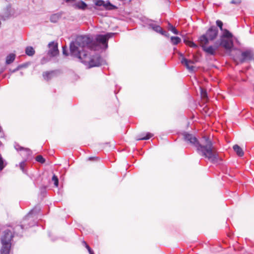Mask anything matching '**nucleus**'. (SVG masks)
Listing matches in <instances>:
<instances>
[{
  "label": "nucleus",
  "instance_id": "nucleus-29",
  "mask_svg": "<svg viewBox=\"0 0 254 254\" xmlns=\"http://www.w3.org/2000/svg\"><path fill=\"white\" fill-rule=\"evenodd\" d=\"M3 160L1 156H0V171H1L4 167Z\"/></svg>",
  "mask_w": 254,
  "mask_h": 254
},
{
  "label": "nucleus",
  "instance_id": "nucleus-26",
  "mask_svg": "<svg viewBox=\"0 0 254 254\" xmlns=\"http://www.w3.org/2000/svg\"><path fill=\"white\" fill-rule=\"evenodd\" d=\"M52 181L54 182L55 187H58L59 185V180L58 177L55 175H53L52 177Z\"/></svg>",
  "mask_w": 254,
  "mask_h": 254
},
{
  "label": "nucleus",
  "instance_id": "nucleus-33",
  "mask_svg": "<svg viewBox=\"0 0 254 254\" xmlns=\"http://www.w3.org/2000/svg\"><path fill=\"white\" fill-rule=\"evenodd\" d=\"M63 53L65 56H67L68 54L66 51V47H63Z\"/></svg>",
  "mask_w": 254,
  "mask_h": 254
},
{
  "label": "nucleus",
  "instance_id": "nucleus-27",
  "mask_svg": "<svg viewBox=\"0 0 254 254\" xmlns=\"http://www.w3.org/2000/svg\"><path fill=\"white\" fill-rule=\"evenodd\" d=\"M36 160L41 163H44L45 162V159L41 155H38L36 158Z\"/></svg>",
  "mask_w": 254,
  "mask_h": 254
},
{
  "label": "nucleus",
  "instance_id": "nucleus-32",
  "mask_svg": "<svg viewBox=\"0 0 254 254\" xmlns=\"http://www.w3.org/2000/svg\"><path fill=\"white\" fill-rule=\"evenodd\" d=\"M241 0H232L231 3L235 4H239L241 3Z\"/></svg>",
  "mask_w": 254,
  "mask_h": 254
},
{
  "label": "nucleus",
  "instance_id": "nucleus-25",
  "mask_svg": "<svg viewBox=\"0 0 254 254\" xmlns=\"http://www.w3.org/2000/svg\"><path fill=\"white\" fill-rule=\"evenodd\" d=\"M216 23L217 26L219 27L220 30L221 31H222L223 33H224V30L225 29H223V22L219 20H217L216 21Z\"/></svg>",
  "mask_w": 254,
  "mask_h": 254
},
{
  "label": "nucleus",
  "instance_id": "nucleus-40",
  "mask_svg": "<svg viewBox=\"0 0 254 254\" xmlns=\"http://www.w3.org/2000/svg\"><path fill=\"white\" fill-rule=\"evenodd\" d=\"M75 0H66V2L74 1Z\"/></svg>",
  "mask_w": 254,
  "mask_h": 254
},
{
  "label": "nucleus",
  "instance_id": "nucleus-38",
  "mask_svg": "<svg viewBox=\"0 0 254 254\" xmlns=\"http://www.w3.org/2000/svg\"><path fill=\"white\" fill-rule=\"evenodd\" d=\"M28 64H22L21 65H23V66L22 67H22H27V65H28Z\"/></svg>",
  "mask_w": 254,
  "mask_h": 254
},
{
  "label": "nucleus",
  "instance_id": "nucleus-13",
  "mask_svg": "<svg viewBox=\"0 0 254 254\" xmlns=\"http://www.w3.org/2000/svg\"><path fill=\"white\" fill-rule=\"evenodd\" d=\"M181 56L182 57V58L181 61V63L185 65L187 68V69H188L190 71H193L194 67L192 65H190V64H193V62L191 60H187V59L184 58L182 54Z\"/></svg>",
  "mask_w": 254,
  "mask_h": 254
},
{
  "label": "nucleus",
  "instance_id": "nucleus-23",
  "mask_svg": "<svg viewBox=\"0 0 254 254\" xmlns=\"http://www.w3.org/2000/svg\"><path fill=\"white\" fill-rule=\"evenodd\" d=\"M170 40L171 43L175 45L178 44L181 41V38L175 36H172Z\"/></svg>",
  "mask_w": 254,
  "mask_h": 254
},
{
  "label": "nucleus",
  "instance_id": "nucleus-1",
  "mask_svg": "<svg viewBox=\"0 0 254 254\" xmlns=\"http://www.w3.org/2000/svg\"><path fill=\"white\" fill-rule=\"evenodd\" d=\"M91 39L87 36H80L70 45V55L78 58L89 68L101 65L104 61L98 55L91 56L85 49L90 47Z\"/></svg>",
  "mask_w": 254,
  "mask_h": 254
},
{
  "label": "nucleus",
  "instance_id": "nucleus-4",
  "mask_svg": "<svg viewBox=\"0 0 254 254\" xmlns=\"http://www.w3.org/2000/svg\"><path fill=\"white\" fill-rule=\"evenodd\" d=\"M218 34V30L217 28L214 26H212L204 34L199 37L198 42L204 52L205 50L208 48V46H207L209 41H214L217 37Z\"/></svg>",
  "mask_w": 254,
  "mask_h": 254
},
{
  "label": "nucleus",
  "instance_id": "nucleus-22",
  "mask_svg": "<svg viewBox=\"0 0 254 254\" xmlns=\"http://www.w3.org/2000/svg\"><path fill=\"white\" fill-rule=\"evenodd\" d=\"M167 28L168 30L172 32L175 34L177 35L179 34V31L169 22L168 23Z\"/></svg>",
  "mask_w": 254,
  "mask_h": 254
},
{
  "label": "nucleus",
  "instance_id": "nucleus-16",
  "mask_svg": "<svg viewBox=\"0 0 254 254\" xmlns=\"http://www.w3.org/2000/svg\"><path fill=\"white\" fill-rule=\"evenodd\" d=\"M74 6L77 9L84 10L87 7V5L84 1H79L74 4Z\"/></svg>",
  "mask_w": 254,
  "mask_h": 254
},
{
  "label": "nucleus",
  "instance_id": "nucleus-5",
  "mask_svg": "<svg viewBox=\"0 0 254 254\" xmlns=\"http://www.w3.org/2000/svg\"><path fill=\"white\" fill-rule=\"evenodd\" d=\"M114 33H108L105 35H97L96 36L95 40L96 43L103 46V48L106 49L108 47V41L109 38L112 37Z\"/></svg>",
  "mask_w": 254,
  "mask_h": 254
},
{
  "label": "nucleus",
  "instance_id": "nucleus-30",
  "mask_svg": "<svg viewBox=\"0 0 254 254\" xmlns=\"http://www.w3.org/2000/svg\"><path fill=\"white\" fill-rule=\"evenodd\" d=\"M25 165V161H22L21 162L20 164H19V167H20V169L22 170V171L23 172V173H25V170H24V166Z\"/></svg>",
  "mask_w": 254,
  "mask_h": 254
},
{
  "label": "nucleus",
  "instance_id": "nucleus-31",
  "mask_svg": "<svg viewBox=\"0 0 254 254\" xmlns=\"http://www.w3.org/2000/svg\"><path fill=\"white\" fill-rule=\"evenodd\" d=\"M23 66V65H19L16 68L14 69L13 70H10V71L12 73H14V72L17 71V70H18L19 69H20V68H21Z\"/></svg>",
  "mask_w": 254,
  "mask_h": 254
},
{
  "label": "nucleus",
  "instance_id": "nucleus-41",
  "mask_svg": "<svg viewBox=\"0 0 254 254\" xmlns=\"http://www.w3.org/2000/svg\"><path fill=\"white\" fill-rule=\"evenodd\" d=\"M20 75H21V76H22V75H23V72H20Z\"/></svg>",
  "mask_w": 254,
  "mask_h": 254
},
{
  "label": "nucleus",
  "instance_id": "nucleus-19",
  "mask_svg": "<svg viewBox=\"0 0 254 254\" xmlns=\"http://www.w3.org/2000/svg\"><path fill=\"white\" fill-rule=\"evenodd\" d=\"M61 17V14L60 13H55L52 14L50 17V21L53 23L57 22Z\"/></svg>",
  "mask_w": 254,
  "mask_h": 254
},
{
  "label": "nucleus",
  "instance_id": "nucleus-37",
  "mask_svg": "<svg viewBox=\"0 0 254 254\" xmlns=\"http://www.w3.org/2000/svg\"><path fill=\"white\" fill-rule=\"evenodd\" d=\"M84 243L85 244V247L87 248V250L90 249V248L89 247V246L85 242H84Z\"/></svg>",
  "mask_w": 254,
  "mask_h": 254
},
{
  "label": "nucleus",
  "instance_id": "nucleus-28",
  "mask_svg": "<svg viewBox=\"0 0 254 254\" xmlns=\"http://www.w3.org/2000/svg\"><path fill=\"white\" fill-rule=\"evenodd\" d=\"M200 94L202 98L205 99L207 98V93L206 90L203 89L202 88H200Z\"/></svg>",
  "mask_w": 254,
  "mask_h": 254
},
{
  "label": "nucleus",
  "instance_id": "nucleus-34",
  "mask_svg": "<svg viewBox=\"0 0 254 254\" xmlns=\"http://www.w3.org/2000/svg\"><path fill=\"white\" fill-rule=\"evenodd\" d=\"M161 34L167 37H168L169 35L168 32L164 30H163V32L161 33Z\"/></svg>",
  "mask_w": 254,
  "mask_h": 254
},
{
  "label": "nucleus",
  "instance_id": "nucleus-39",
  "mask_svg": "<svg viewBox=\"0 0 254 254\" xmlns=\"http://www.w3.org/2000/svg\"><path fill=\"white\" fill-rule=\"evenodd\" d=\"M94 159H98V158L97 157H90V158H89V160H93Z\"/></svg>",
  "mask_w": 254,
  "mask_h": 254
},
{
  "label": "nucleus",
  "instance_id": "nucleus-24",
  "mask_svg": "<svg viewBox=\"0 0 254 254\" xmlns=\"http://www.w3.org/2000/svg\"><path fill=\"white\" fill-rule=\"evenodd\" d=\"M153 136V134L151 133L148 132L145 136H142L141 137L137 139V140H147L149 139Z\"/></svg>",
  "mask_w": 254,
  "mask_h": 254
},
{
  "label": "nucleus",
  "instance_id": "nucleus-21",
  "mask_svg": "<svg viewBox=\"0 0 254 254\" xmlns=\"http://www.w3.org/2000/svg\"><path fill=\"white\" fill-rule=\"evenodd\" d=\"M149 26L152 28L153 30L157 33L161 34L163 32L162 28L159 25H157L154 24H149Z\"/></svg>",
  "mask_w": 254,
  "mask_h": 254
},
{
  "label": "nucleus",
  "instance_id": "nucleus-9",
  "mask_svg": "<svg viewBox=\"0 0 254 254\" xmlns=\"http://www.w3.org/2000/svg\"><path fill=\"white\" fill-rule=\"evenodd\" d=\"M50 50L48 52V54L52 57H55L59 54V50L58 47V44L54 42H50L49 45Z\"/></svg>",
  "mask_w": 254,
  "mask_h": 254
},
{
  "label": "nucleus",
  "instance_id": "nucleus-36",
  "mask_svg": "<svg viewBox=\"0 0 254 254\" xmlns=\"http://www.w3.org/2000/svg\"><path fill=\"white\" fill-rule=\"evenodd\" d=\"M88 251L89 254H94V252L91 248H90V249L88 250Z\"/></svg>",
  "mask_w": 254,
  "mask_h": 254
},
{
  "label": "nucleus",
  "instance_id": "nucleus-17",
  "mask_svg": "<svg viewBox=\"0 0 254 254\" xmlns=\"http://www.w3.org/2000/svg\"><path fill=\"white\" fill-rule=\"evenodd\" d=\"M233 149L239 156L242 157L244 155V151L242 148L238 145L236 144L234 145Z\"/></svg>",
  "mask_w": 254,
  "mask_h": 254
},
{
  "label": "nucleus",
  "instance_id": "nucleus-8",
  "mask_svg": "<svg viewBox=\"0 0 254 254\" xmlns=\"http://www.w3.org/2000/svg\"><path fill=\"white\" fill-rule=\"evenodd\" d=\"M40 211V208L38 207H35L34 209L31 210V211L28 214H31L30 217L31 220L26 221V226L24 227V229H26L28 228L33 226L35 225L36 222L34 221L33 215H35L38 213Z\"/></svg>",
  "mask_w": 254,
  "mask_h": 254
},
{
  "label": "nucleus",
  "instance_id": "nucleus-35",
  "mask_svg": "<svg viewBox=\"0 0 254 254\" xmlns=\"http://www.w3.org/2000/svg\"><path fill=\"white\" fill-rule=\"evenodd\" d=\"M190 46L191 47H194V48H196L197 47L195 44H194V43L191 42H190Z\"/></svg>",
  "mask_w": 254,
  "mask_h": 254
},
{
  "label": "nucleus",
  "instance_id": "nucleus-20",
  "mask_svg": "<svg viewBox=\"0 0 254 254\" xmlns=\"http://www.w3.org/2000/svg\"><path fill=\"white\" fill-rule=\"evenodd\" d=\"M35 53V51L32 47L28 46L25 49V53L28 56H33Z\"/></svg>",
  "mask_w": 254,
  "mask_h": 254
},
{
  "label": "nucleus",
  "instance_id": "nucleus-15",
  "mask_svg": "<svg viewBox=\"0 0 254 254\" xmlns=\"http://www.w3.org/2000/svg\"><path fill=\"white\" fill-rule=\"evenodd\" d=\"M55 71L45 72L43 74V76L45 80H49L51 79L55 75Z\"/></svg>",
  "mask_w": 254,
  "mask_h": 254
},
{
  "label": "nucleus",
  "instance_id": "nucleus-3",
  "mask_svg": "<svg viewBox=\"0 0 254 254\" xmlns=\"http://www.w3.org/2000/svg\"><path fill=\"white\" fill-rule=\"evenodd\" d=\"M233 38V34L227 29H225L224 33L220 36L219 39L217 40L213 45L208 46V48L205 50V52L208 55H215L220 47L229 52L232 51L234 47Z\"/></svg>",
  "mask_w": 254,
  "mask_h": 254
},
{
  "label": "nucleus",
  "instance_id": "nucleus-18",
  "mask_svg": "<svg viewBox=\"0 0 254 254\" xmlns=\"http://www.w3.org/2000/svg\"><path fill=\"white\" fill-rule=\"evenodd\" d=\"M15 59V55L11 53L7 55L6 57V64H11Z\"/></svg>",
  "mask_w": 254,
  "mask_h": 254
},
{
  "label": "nucleus",
  "instance_id": "nucleus-6",
  "mask_svg": "<svg viewBox=\"0 0 254 254\" xmlns=\"http://www.w3.org/2000/svg\"><path fill=\"white\" fill-rule=\"evenodd\" d=\"M254 57L253 51L251 49H248L242 52L240 61L241 63H243L252 60Z\"/></svg>",
  "mask_w": 254,
  "mask_h": 254
},
{
  "label": "nucleus",
  "instance_id": "nucleus-14",
  "mask_svg": "<svg viewBox=\"0 0 254 254\" xmlns=\"http://www.w3.org/2000/svg\"><path fill=\"white\" fill-rule=\"evenodd\" d=\"M13 237V234L9 230H6L4 231L3 235L1 237V240L4 238L5 242H7L8 244H11V241Z\"/></svg>",
  "mask_w": 254,
  "mask_h": 254
},
{
  "label": "nucleus",
  "instance_id": "nucleus-10",
  "mask_svg": "<svg viewBox=\"0 0 254 254\" xmlns=\"http://www.w3.org/2000/svg\"><path fill=\"white\" fill-rule=\"evenodd\" d=\"M95 4L96 6H103L106 9H113L115 7V6L109 1L106 3L103 0H95Z\"/></svg>",
  "mask_w": 254,
  "mask_h": 254
},
{
  "label": "nucleus",
  "instance_id": "nucleus-11",
  "mask_svg": "<svg viewBox=\"0 0 254 254\" xmlns=\"http://www.w3.org/2000/svg\"><path fill=\"white\" fill-rule=\"evenodd\" d=\"M14 147L17 150L22 151L21 155L27 158L30 156L32 154L31 151L29 148H23L20 146L18 144H15Z\"/></svg>",
  "mask_w": 254,
  "mask_h": 254
},
{
  "label": "nucleus",
  "instance_id": "nucleus-2",
  "mask_svg": "<svg viewBox=\"0 0 254 254\" xmlns=\"http://www.w3.org/2000/svg\"><path fill=\"white\" fill-rule=\"evenodd\" d=\"M186 141L196 148L197 153L207 158L211 162H216L218 160V153L212 141L207 136H203L204 142L200 143L197 138L192 134L187 132L183 134Z\"/></svg>",
  "mask_w": 254,
  "mask_h": 254
},
{
  "label": "nucleus",
  "instance_id": "nucleus-12",
  "mask_svg": "<svg viewBox=\"0 0 254 254\" xmlns=\"http://www.w3.org/2000/svg\"><path fill=\"white\" fill-rule=\"evenodd\" d=\"M2 244V248L1 249V254H9L10 248L11 247V244H8L5 242V240L3 238L1 240Z\"/></svg>",
  "mask_w": 254,
  "mask_h": 254
},
{
  "label": "nucleus",
  "instance_id": "nucleus-7",
  "mask_svg": "<svg viewBox=\"0 0 254 254\" xmlns=\"http://www.w3.org/2000/svg\"><path fill=\"white\" fill-rule=\"evenodd\" d=\"M31 214H27L23 219L22 223L20 225L16 226L13 229V233L17 235H21L23 230L24 229V227L26 226V221L31 220Z\"/></svg>",
  "mask_w": 254,
  "mask_h": 254
}]
</instances>
